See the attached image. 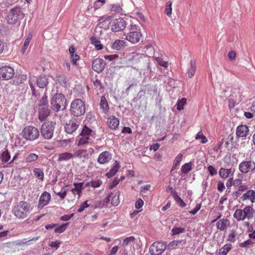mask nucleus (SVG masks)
Segmentation results:
<instances>
[{
	"label": "nucleus",
	"instance_id": "5fc2aeb1",
	"mask_svg": "<svg viewBox=\"0 0 255 255\" xmlns=\"http://www.w3.org/2000/svg\"><path fill=\"white\" fill-rule=\"evenodd\" d=\"M253 244V242L251 240H247L242 243H240L239 244V246L242 248H247L249 247Z\"/></svg>",
	"mask_w": 255,
	"mask_h": 255
},
{
	"label": "nucleus",
	"instance_id": "e433bc0d",
	"mask_svg": "<svg viewBox=\"0 0 255 255\" xmlns=\"http://www.w3.org/2000/svg\"><path fill=\"white\" fill-rule=\"evenodd\" d=\"M185 229L184 228L177 227H174L171 231L172 236L179 235L185 233Z\"/></svg>",
	"mask_w": 255,
	"mask_h": 255
},
{
	"label": "nucleus",
	"instance_id": "a211bd4d",
	"mask_svg": "<svg viewBox=\"0 0 255 255\" xmlns=\"http://www.w3.org/2000/svg\"><path fill=\"white\" fill-rule=\"evenodd\" d=\"M123 6V4L119 3H112L109 5L108 10L113 15H123L124 13Z\"/></svg>",
	"mask_w": 255,
	"mask_h": 255
},
{
	"label": "nucleus",
	"instance_id": "cd10ccee",
	"mask_svg": "<svg viewBox=\"0 0 255 255\" xmlns=\"http://www.w3.org/2000/svg\"><path fill=\"white\" fill-rule=\"evenodd\" d=\"M126 43L124 40H116L112 43V48L114 50H121L127 46Z\"/></svg>",
	"mask_w": 255,
	"mask_h": 255
},
{
	"label": "nucleus",
	"instance_id": "9d476101",
	"mask_svg": "<svg viewBox=\"0 0 255 255\" xmlns=\"http://www.w3.org/2000/svg\"><path fill=\"white\" fill-rule=\"evenodd\" d=\"M166 249V245L161 242H154L149 247V251L151 255H159Z\"/></svg>",
	"mask_w": 255,
	"mask_h": 255
},
{
	"label": "nucleus",
	"instance_id": "4c0bfd02",
	"mask_svg": "<svg viewBox=\"0 0 255 255\" xmlns=\"http://www.w3.org/2000/svg\"><path fill=\"white\" fill-rule=\"evenodd\" d=\"M33 173L35 177L42 180L44 178V173L43 170L39 168H35L33 169Z\"/></svg>",
	"mask_w": 255,
	"mask_h": 255
},
{
	"label": "nucleus",
	"instance_id": "ea45409f",
	"mask_svg": "<svg viewBox=\"0 0 255 255\" xmlns=\"http://www.w3.org/2000/svg\"><path fill=\"white\" fill-rule=\"evenodd\" d=\"M38 158V155L35 153H31L28 154L25 157V160L27 162H32L36 161Z\"/></svg>",
	"mask_w": 255,
	"mask_h": 255
},
{
	"label": "nucleus",
	"instance_id": "58836bf2",
	"mask_svg": "<svg viewBox=\"0 0 255 255\" xmlns=\"http://www.w3.org/2000/svg\"><path fill=\"white\" fill-rule=\"evenodd\" d=\"M100 107L105 112H108L109 110V105L107 101L104 96H102L101 99Z\"/></svg>",
	"mask_w": 255,
	"mask_h": 255
},
{
	"label": "nucleus",
	"instance_id": "f3484780",
	"mask_svg": "<svg viewBox=\"0 0 255 255\" xmlns=\"http://www.w3.org/2000/svg\"><path fill=\"white\" fill-rule=\"evenodd\" d=\"M50 110L47 105H40L38 109V119L40 121L45 120L49 116Z\"/></svg>",
	"mask_w": 255,
	"mask_h": 255
},
{
	"label": "nucleus",
	"instance_id": "423d86ee",
	"mask_svg": "<svg viewBox=\"0 0 255 255\" xmlns=\"http://www.w3.org/2000/svg\"><path fill=\"white\" fill-rule=\"evenodd\" d=\"M70 111L73 115L76 117L83 115L85 113L84 102L80 99H75L71 103Z\"/></svg>",
	"mask_w": 255,
	"mask_h": 255
},
{
	"label": "nucleus",
	"instance_id": "13d9d810",
	"mask_svg": "<svg viewBox=\"0 0 255 255\" xmlns=\"http://www.w3.org/2000/svg\"><path fill=\"white\" fill-rule=\"evenodd\" d=\"M102 183V181L99 179L92 180V187L93 188L99 187Z\"/></svg>",
	"mask_w": 255,
	"mask_h": 255
},
{
	"label": "nucleus",
	"instance_id": "20e7f679",
	"mask_svg": "<svg viewBox=\"0 0 255 255\" xmlns=\"http://www.w3.org/2000/svg\"><path fill=\"white\" fill-rule=\"evenodd\" d=\"M254 209L250 206H246L243 210L237 209L234 215V218L238 221H244L245 219L250 220L253 218Z\"/></svg>",
	"mask_w": 255,
	"mask_h": 255
},
{
	"label": "nucleus",
	"instance_id": "6e6552de",
	"mask_svg": "<svg viewBox=\"0 0 255 255\" xmlns=\"http://www.w3.org/2000/svg\"><path fill=\"white\" fill-rule=\"evenodd\" d=\"M21 134L25 139L33 141L39 137V131L34 126H28L22 129Z\"/></svg>",
	"mask_w": 255,
	"mask_h": 255
},
{
	"label": "nucleus",
	"instance_id": "72a5a7b5",
	"mask_svg": "<svg viewBox=\"0 0 255 255\" xmlns=\"http://www.w3.org/2000/svg\"><path fill=\"white\" fill-rule=\"evenodd\" d=\"M193 163L192 162H189L183 164L181 168V171L182 174H186L192 169Z\"/></svg>",
	"mask_w": 255,
	"mask_h": 255
},
{
	"label": "nucleus",
	"instance_id": "412c9836",
	"mask_svg": "<svg viewBox=\"0 0 255 255\" xmlns=\"http://www.w3.org/2000/svg\"><path fill=\"white\" fill-rule=\"evenodd\" d=\"M186 244V240H177L170 242L166 248L168 250H172L177 249L179 247L183 248V246Z\"/></svg>",
	"mask_w": 255,
	"mask_h": 255
},
{
	"label": "nucleus",
	"instance_id": "a19ab883",
	"mask_svg": "<svg viewBox=\"0 0 255 255\" xmlns=\"http://www.w3.org/2000/svg\"><path fill=\"white\" fill-rule=\"evenodd\" d=\"M69 223H66L59 226L54 229V232L59 234L64 232L66 230L67 227L69 225Z\"/></svg>",
	"mask_w": 255,
	"mask_h": 255
},
{
	"label": "nucleus",
	"instance_id": "052dcab7",
	"mask_svg": "<svg viewBox=\"0 0 255 255\" xmlns=\"http://www.w3.org/2000/svg\"><path fill=\"white\" fill-rule=\"evenodd\" d=\"M201 207V204H196L195 207L192 210L189 211V213L192 215H195L197 212L200 209Z\"/></svg>",
	"mask_w": 255,
	"mask_h": 255
},
{
	"label": "nucleus",
	"instance_id": "774afa93",
	"mask_svg": "<svg viewBox=\"0 0 255 255\" xmlns=\"http://www.w3.org/2000/svg\"><path fill=\"white\" fill-rule=\"evenodd\" d=\"M217 189L219 191L222 192L225 189L224 183L221 181H219L218 182Z\"/></svg>",
	"mask_w": 255,
	"mask_h": 255
},
{
	"label": "nucleus",
	"instance_id": "dca6fc26",
	"mask_svg": "<svg viewBox=\"0 0 255 255\" xmlns=\"http://www.w3.org/2000/svg\"><path fill=\"white\" fill-rule=\"evenodd\" d=\"M106 65L105 61L101 58L95 59L92 63V68L96 72L100 73L103 71Z\"/></svg>",
	"mask_w": 255,
	"mask_h": 255
},
{
	"label": "nucleus",
	"instance_id": "c85d7f7f",
	"mask_svg": "<svg viewBox=\"0 0 255 255\" xmlns=\"http://www.w3.org/2000/svg\"><path fill=\"white\" fill-rule=\"evenodd\" d=\"M73 185L74 186V188L71 189V192L74 195H76V194L78 195V198H79L83 189L82 186L83 182H75Z\"/></svg>",
	"mask_w": 255,
	"mask_h": 255
},
{
	"label": "nucleus",
	"instance_id": "6ab92c4d",
	"mask_svg": "<svg viewBox=\"0 0 255 255\" xmlns=\"http://www.w3.org/2000/svg\"><path fill=\"white\" fill-rule=\"evenodd\" d=\"M27 79V75L26 74H19L17 77V85H19L18 90L21 89V92H25L28 88L26 84H23L24 81H26Z\"/></svg>",
	"mask_w": 255,
	"mask_h": 255
},
{
	"label": "nucleus",
	"instance_id": "2eb2a0df",
	"mask_svg": "<svg viewBox=\"0 0 255 255\" xmlns=\"http://www.w3.org/2000/svg\"><path fill=\"white\" fill-rule=\"evenodd\" d=\"M51 199V195L47 192H44L41 195L37 205V208L42 209L45 206L48 204Z\"/></svg>",
	"mask_w": 255,
	"mask_h": 255
},
{
	"label": "nucleus",
	"instance_id": "f704fd0d",
	"mask_svg": "<svg viewBox=\"0 0 255 255\" xmlns=\"http://www.w3.org/2000/svg\"><path fill=\"white\" fill-rule=\"evenodd\" d=\"M91 43L94 45L97 50H102L103 46L101 41L94 36H92L90 38Z\"/></svg>",
	"mask_w": 255,
	"mask_h": 255
},
{
	"label": "nucleus",
	"instance_id": "c9c22d12",
	"mask_svg": "<svg viewBox=\"0 0 255 255\" xmlns=\"http://www.w3.org/2000/svg\"><path fill=\"white\" fill-rule=\"evenodd\" d=\"M232 245L230 244H227L221 248L219 251V255H226L227 253L232 249Z\"/></svg>",
	"mask_w": 255,
	"mask_h": 255
},
{
	"label": "nucleus",
	"instance_id": "393cba45",
	"mask_svg": "<svg viewBox=\"0 0 255 255\" xmlns=\"http://www.w3.org/2000/svg\"><path fill=\"white\" fill-rule=\"evenodd\" d=\"M107 123L111 129H116L119 126V120L115 116H111L107 120Z\"/></svg>",
	"mask_w": 255,
	"mask_h": 255
},
{
	"label": "nucleus",
	"instance_id": "c756f323",
	"mask_svg": "<svg viewBox=\"0 0 255 255\" xmlns=\"http://www.w3.org/2000/svg\"><path fill=\"white\" fill-rule=\"evenodd\" d=\"M233 173L234 171H232L231 168L227 169L221 167L219 171V175L222 178H227L229 177L230 175H233Z\"/></svg>",
	"mask_w": 255,
	"mask_h": 255
},
{
	"label": "nucleus",
	"instance_id": "a878e982",
	"mask_svg": "<svg viewBox=\"0 0 255 255\" xmlns=\"http://www.w3.org/2000/svg\"><path fill=\"white\" fill-rule=\"evenodd\" d=\"M16 6L12 8L8 13L6 19L9 24H14L16 23Z\"/></svg>",
	"mask_w": 255,
	"mask_h": 255
},
{
	"label": "nucleus",
	"instance_id": "39448f33",
	"mask_svg": "<svg viewBox=\"0 0 255 255\" xmlns=\"http://www.w3.org/2000/svg\"><path fill=\"white\" fill-rule=\"evenodd\" d=\"M56 122L47 121L44 122L41 127V134L46 139H50L53 136Z\"/></svg>",
	"mask_w": 255,
	"mask_h": 255
},
{
	"label": "nucleus",
	"instance_id": "680f3d73",
	"mask_svg": "<svg viewBox=\"0 0 255 255\" xmlns=\"http://www.w3.org/2000/svg\"><path fill=\"white\" fill-rule=\"evenodd\" d=\"M40 105H47V96L45 93L40 101L39 106Z\"/></svg>",
	"mask_w": 255,
	"mask_h": 255
},
{
	"label": "nucleus",
	"instance_id": "ddd939ff",
	"mask_svg": "<svg viewBox=\"0 0 255 255\" xmlns=\"http://www.w3.org/2000/svg\"><path fill=\"white\" fill-rule=\"evenodd\" d=\"M80 124L79 120L72 118L66 123L65 126V130L68 134H72L78 128Z\"/></svg>",
	"mask_w": 255,
	"mask_h": 255
},
{
	"label": "nucleus",
	"instance_id": "603ef678",
	"mask_svg": "<svg viewBox=\"0 0 255 255\" xmlns=\"http://www.w3.org/2000/svg\"><path fill=\"white\" fill-rule=\"evenodd\" d=\"M156 62L160 66L166 68L168 67V64L167 62L164 61L162 58L160 57H156L155 58Z\"/></svg>",
	"mask_w": 255,
	"mask_h": 255
},
{
	"label": "nucleus",
	"instance_id": "aec40b11",
	"mask_svg": "<svg viewBox=\"0 0 255 255\" xmlns=\"http://www.w3.org/2000/svg\"><path fill=\"white\" fill-rule=\"evenodd\" d=\"M248 127L245 125L239 126L236 129V135L239 137L246 138L249 134Z\"/></svg>",
	"mask_w": 255,
	"mask_h": 255
},
{
	"label": "nucleus",
	"instance_id": "4d7b16f0",
	"mask_svg": "<svg viewBox=\"0 0 255 255\" xmlns=\"http://www.w3.org/2000/svg\"><path fill=\"white\" fill-rule=\"evenodd\" d=\"M38 238H39V237H38L33 238L32 239H29L28 240H27L26 239H22L20 241H17V245H22V244H25L26 243H27L28 242H29L30 241H32V240L36 241L38 239Z\"/></svg>",
	"mask_w": 255,
	"mask_h": 255
},
{
	"label": "nucleus",
	"instance_id": "e2e57ef3",
	"mask_svg": "<svg viewBox=\"0 0 255 255\" xmlns=\"http://www.w3.org/2000/svg\"><path fill=\"white\" fill-rule=\"evenodd\" d=\"M143 203V201L141 199L139 198L135 202V207L136 209H139L142 207Z\"/></svg>",
	"mask_w": 255,
	"mask_h": 255
},
{
	"label": "nucleus",
	"instance_id": "9b49d317",
	"mask_svg": "<svg viewBox=\"0 0 255 255\" xmlns=\"http://www.w3.org/2000/svg\"><path fill=\"white\" fill-rule=\"evenodd\" d=\"M111 30L114 32H119L124 30L126 26L125 20L122 18H116L109 23Z\"/></svg>",
	"mask_w": 255,
	"mask_h": 255
},
{
	"label": "nucleus",
	"instance_id": "09e8293b",
	"mask_svg": "<svg viewBox=\"0 0 255 255\" xmlns=\"http://www.w3.org/2000/svg\"><path fill=\"white\" fill-rule=\"evenodd\" d=\"M105 2V0H97L94 4V10H96L101 7Z\"/></svg>",
	"mask_w": 255,
	"mask_h": 255
},
{
	"label": "nucleus",
	"instance_id": "0eeeda50",
	"mask_svg": "<svg viewBox=\"0 0 255 255\" xmlns=\"http://www.w3.org/2000/svg\"><path fill=\"white\" fill-rule=\"evenodd\" d=\"M142 37V34L139 27L134 24H130L129 32L126 36V39L130 43L135 44L139 42Z\"/></svg>",
	"mask_w": 255,
	"mask_h": 255
},
{
	"label": "nucleus",
	"instance_id": "5701e85b",
	"mask_svg": "<svg viewBox=\"0 0 255 255\" xmlns=\"http://www.w3.org/2000/svg\"><path fill=\"white\" fill-rule=\"evenodd\" d=\"M243 201L249 200L252 203H255V190H248L240 198Z\"/></svg>",
	"mask_w": 255,
	"mask_h": 255
},
{
	"label": "nucleus",
	"instance_id": "c03bdc74",
	"mask_svg": "<svg viewBox=\"0 0 255 255\" xmlns=\"http://www.w3.org/2000/svg\"><path fill=\"white\" fill-rule=\"evenodd\" d=\"M186 102L187 99L185 98H183L181 100H178L176 105L177 106V109L178 111L183 110L184 108V105L186 104Z\"/></svg>",
	"mask_w": 255,
	"mask_h": 255
},
{
	"label": "nucleus",
	"instance_id": "bb28decb",
	"mask_svg": "<svg viewBox=\"0 0 255 255\" xmlns=\"http://www.w3.org/2000/svg\"><path fill=\"white\" fill-rule=\"evenodd\" d=\"M120 192L119 191H117L114 195V193H111L107 197V199L108 201H110L111 199L112 204L113 206H117L120 203Z\"/></svg>",
	"mask_w": 255,
	"mask_h": 255
},
{
	"label": "nucleus",
	"instance_id": "79ce46f5",
	"mask_svg": "<svg viewBox=\"0 0 255 255\" xmlns=\"http://www.w3.org/2000/svg\"><path fill=\"white\" fill-rule=\"evenodd\" d=\"M120 168V165L117 163L116 165H115L109 171V172L106 174L108 178H111L118 171Z\"/></svg>",
	"mask_w": 255,
	"mask_h": 255
},
{
	"label": "nucleus",
	"instance_id": "3c124183",
	"mask_svg": "<svg viewBox=\"0 0 255 255\" xmlns=\"http://www.w3.org/2000/svg\"><path fill=\"white\" fill-rule=\"evenodd\" d=\"M166 8L165 10V13L168 15H170L172 12V2L168 1L166 3Z\"/></svg>",
	"mask_w": 255,
	"mask_h": 255
},
{
	"label": "nucleus",
	"instance_id": "f257e3e1",
	"mask_svg": "<svg viewBox=\"0 0 255 255\" xmlns=\"http://www.w3.org/2000/svg\"><path fill=\"white\" fill-rule=\"evenodd\" d=\"M96 131L86 125L83 126L82 130L78 136L76 140L78 145H82L90 143L96 137Z\"/></svg>",
	"mask_w": 255,
	"mask_h": 255
},
{
	"label": "nucleus",
	"instance_id": "338daca9",
	"mask_svg": "<svg viewBox=\"0 0 255 255\" xmlns=\"http://www.w3.org/2000/svg\"><path fill=\"white\" fill-rule=\"evenodd\" d=\"M71 58L72 59L73 63L77 65V61L80 59V56L76 54H74L71 55Z\"/></svg>",
	"mask_w": 255,
	"mask_h": 255
},
{
	"label": "nucleus",
	"instance_id": "7c9ffc66",
	"mask_svg": "<svg viewBox=\"0 0 255 255\" xmlns=\"http://www.w3.org/2000/svg\"><path fill=\"white\" fill-rule=\"evenodd\" d=\"M74 157L73 154L69 152H64L59 154L58 157V161H68Z\"/></svg>",
	"mask_w": 255,
	"mask_h": 255
},
{
	"label": "nucleus",
	"instance_id": "7ed1b4c3",
	"mask_svg": "<svg viewBox=\"0 0 255 255\" xmlns=\"http://www.w3.org/2000/svg\"><path fill=\"white\" fill-rule=\"evenodd\" d=\"M48 83V78L45 75H41L37 77H30L29 84L32 92V96L35 97L37 96L35 89V85L39 88L43 89L47 86Z\"/></svg>",
	"mask_w": 255,
	"mask_h": 255
},
{
	"label": "nucleus",
	"instance_id": "b1692460",
	"mask_svg": "<svg viewBox=\"0 0 255 255\" xmlns=\"http://www.w3.org/2000/svg\"><path fill=\"white\" fill-rule=\"evenodd\" d=\"M230 225V220L225 218L220 219L216 223L217 229L221 231L227 230Z\"/></svg>",
	"mask_w": 255,
	"mask_h": 255
},
{
	"label": "nucleus",
	"instance_id": "864d4df0",
	"mask_svg": "<svg viewBox=\"0 0 255 255\" xmlns=\"http://www.w3.org/2000/svg\"><path fill=\"white\" fill-rule=\"evenodd\" d=\"M93 82L95 88L99 90H101L102 89L103 87L102 85L101 82L100 80L96 79L93 80Z\"/></svg>",
	"mask_w": 255,
	"mask_h": 255
},
{
	"label": "nucleus",
	"instance_id": "de8ad7c7",
	"mask_svg": "<svg viewBox=\"0 0 255 255\" xmlns=\"http://www.w3.org/2000/svg\"><path fill=\"white\" fill-rule=\"evenodd\" d=\"M196 139H201V142L205 143L208 141V139L205 136H204L202 131H199L195 137Z\"/></svg>",
	"mask_w": 255,
	"mask_h": 255
},
{
	"label": "nucleus",
	"instance_id": "49530a36",
	"mask_svg": "<svg viewBox=\"0 0 255 255\" xmlns=\"http://www.w3.org/2000/svg\"><path fill=\"white\" fill-rule=\"evenodd\" d=\"M10 158V154L7 149L5 151H4L1 154V158L2 161L4 163L7 162L9 160Z\"/></svg>",
	"mask_w": 255,
	"mask_h": 255
},
{
	"label": "nucleus",
	"instance_id": "f8f14e48",
	"mask_svg": "<svg viewBox=\"0 0 255 255\" xmlns=\"http://www.w3.org/2000/svg\"><path fill=\"white\" fill-rule=\"evenodd\" d=\"M239 170L243 173H247L255 170V162L254 161H243L239 164Z\"/></svg>",
	"mask_w": 255,
	"mask_h": 255
},
{
	"label": "nucleus",
	"instance_id": "4be33fe9",
	"mask_svg": "<svg viewBox=\"0 0 255 255\" xmlns=\"http://www.w3.org/2000/svg\"><path fill=\"white\" fill-rule=\"evenodd\" d=\"M112 159V154L107 151L102 152L100 154L97 161L99 163L104 164L109 162Z\"/></svg>",
	"mask_w": 255,
	"mask_h": 255
},
{
	"label": "nucleus",
	"instance_id": "4468645a",
	"mask_svg": "<svg viewBox=\"0 0 255 255\" xmlns=\"http://www.w3.org/2000/svg\"><path fill=\"white\" fill-rule=\"evenodd\" d=\"M14 74V69L10 66H4L0 68V79L9 80L13 76Z\"/></svg>",
	"mask_w": 255,
	"mask_h": 255
},
{
	"label": "nucleus",
	"instance_id": "a18cd8bd",
	"mask_svg": "<svg viewBox=\"0 0 255 255\" xmlns=\"http://www.w3.org/2000/svg\"><path fill=\"white\" fill-rule=\"evenodd\" d=\"M234 135L233 134H229L225 140V146L226 148H228L230 145H233L234 142Z\"/></svg>",
	"mask_w": 255,
	"mask_h": 255
},
{
	"label": "nucleus",
	"instance_id": "f03ea898",
	"mask_svg": "<svg viewBox=\"0 0 255 255\" xmlns=\"http://www.w3.org/2000/svg\"><path fill=\"white\" fill-rule=\"evenodd\" d=\"M51 108L56 112L64 110L67 106V100L62 93H56L50 100Z\"/></svg>",
	"mask_w": 255,
	"mask_h": 255
},
{
	"label": "nucleus",
	"instance_id": "2f4dec72",
	"mask_svg": "<svg viewBox=\"0 0 255 255\" xmlns=\"http://www.w3.org/2000/svg\"><path fill=\"white\" fill-rule=\"evenodd\" d=\"M190 63V67L187 71V75L189 78H191L193 77L195 73L196 70V63L194 61L191 60Z\"/></svg>",
	"mask_w": 255,
	"mask_h": 255
},
{
	"label": "nucleus",
	"instance_id": "1a4fd4ad",
	"mask_svg": "<svg viewBox=\"0 0 255 255\" xmlns=\"http://www.w3.org/2000/svg\"><path fill=\"white\" fill-rule=\"evenodd\" d=\"M30 206L26 202H21L19 205L17 206V218H25L30 212Z\"/></svg>",
	"mask_w": 255,
	"mask_h": 255
},
{
	"label": "nucleus",
	"instance_id": "8fccbe9b",
	"mask_svg": "<svg viewBox=\"0 0 255 255\" xmlns=\"http://www.w3.org/2000/svg\"><path fill=\"white\" fill-rule=\"evenodd\" d=\"M30 40H31V37H28L25 40V41L24 42L23 47H22V49L21 50V53L22 54H23L25 52V50L27 49V48L28 47V46L29 44Z\"/></svg>",
	"mask_w": 255,
	"mask_h": 255
},
{
	"label": "nucleus",
	"instance_id": "0e129e2a",
	"mask_svg": "<svg viewBox=\"0 0 255 255\" xmlns=\"http://www.w3.org/2000/svg\"><path fill=\"white\" fill-rule=\"evenodd\" d=\"M182 159V154L181 153H179L176 157L173 163L179 166Z\"/></svg>",
	"mask_w": 255,
	"mask_h": 255
},
{
	"label": "nucleus",
	"instance_id": "473e14b6",
	"mask_svg": "<svg viewBox=\"0 0 255 255\" xmlns=\"http://www.w3.org/2000/svg\"><path fill=\"white\" fill-rule=\"evenodd\" d=\"M74 156L77 157L79 158H88V153L85 149H79L76 151L73 155Z\"/></svg>",
	"mask_w": 255,
	"mask_h": 255
},
{
	"label": "nucleus",
	"instance_id": "6e6d98bb",
	"mask_svg": "<svg viewBox=\"0 0 255 255\" xmlns=\"http://www.w3.org/2000/svg\"><path fill=\"white\" fill-rule=\"evenodd\" d=\"M88 201L84 202L79 207L78 209V212L81 213L83 212L84 209L89 206V205L87 203Z\"/></svg>",
	"mask_w": 255,
	"mask_h": 255
},
{
	"label": "nucleus",
	"instance_id": "37998d69",
	"mask_svg": "<svg viewBox=\"0 0 255 255\" xmlns=\"http://www.w3.org/2000/svg\"><path fill=\"white\" fill-rule=\"evenodd\" d=\"M135 238L133 236H130L126 238L123 242V246L126 247L128 245H131L134 243Z\"/></svg>",
	"mask_w": 255,
	"mask_h": 255
},
{
	"label": "nucleus",
	"instance_id": "bf43d9fd",
	"mask_svg": "<svg viewBox=\"0 0 255 255\" xmlns=\"http://www.w3.org/2000/svg\"><path fill=\"white\" fill-rule=\"evenodd\" d=\"M208 170L211 176L215 175L217 174V170L213 166L209 165L208 167Z\"/></svg>",
	"mask_w": 255,
	"mask_h": 255
},
{
	"label": "nucleus",
	"instance_id": "69168bd1",
	"mask_svg": "<svg viewBox=\"0 0 255 255\" xmlns=\"http://www.w3.org/2000/svg\"><path fill=\"white\" fill-rule=\"evenodd\" d=\"M228 240L230 242L234 243L235 241V232L232 231L228 236Z\"/></svg>",
	"mask_w": 255,
	"mask_h": 255
}]
</instances>
